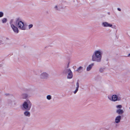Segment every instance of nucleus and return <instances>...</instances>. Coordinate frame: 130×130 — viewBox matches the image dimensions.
<instances>
[{"label": "nucleus", "instance_id": "nucleus-1", "mask_svg": "<svg viewBox=\"0 0 130 130\" xmlns=\"http://www.w3.org/2000/svg\"><path fill=\"white\" fill-rule=\"evenodd\" d=\"M32 103L29 100H27L24 102L22 106V109L26 111L24 112V116L26 117H29L30 116V113L29 111H28L30 110L31 108Z\"/></svg>", "mask_w": 130, "mask_h": 130}, {"label": "nucleus", "instance_id": "nucleus-2", "mask_svg": "<svg viewBox=\"0 0 130 130\" xmlns=\"http://www.w3.org/2000/svg\"><path fill=\"white\" fill-rule=\"evenodd\" d=\"M102 55V52L101 50H95L92 56L91 60L98 62H101Z\"/></svg>", "mask_w": 130, "mask_h": 130}, {"label": "nucleus", "instance_id": "nucleus-3", "mask_svg": "<svg viewBox=\"0 0 130 130\" xmlns=\"http://www.w3.org/2000/svg\"><path fill=\"white\" fill-rule=\"evenodd\" d=\"M15 24L17 25L19 28L22 30H25L26 28L24 26V23L21 21V19L19 18H17L14 20Z\"/></svg>", "mask_w": 130, "mask_h": 130}, {"label": "nucleus", "instance_id": "nucleus-4", "mask_svg": "<svg viewBox=\"0 0 130 130\" xmlns=\"http://www.w3.org/2000/svg\"><path fill=\"white\" fill-rule=\"evenodd\" d=\"M9 23L13 31L15 33H18L19 32V30L17 27L15 25V23L14 19H11L10 20Z\"/></svg>", "mask_w": 130, "mask_h": 130}, {"label": "nucleus", "instance_id": "nucleus-5", "mask_svg": "<svg viewBox=\"0 0 130 130\" xmlns=\"http://www.w3.org/2000/svg\"><path fill=\"white\" fill-rule=\"evenodd\" d=\"M108 98L110 100L114 102L120 101L121 100V98L120 94H118L117 95H113L112 97H108Z\"/></svg>", "mask_w": 130, "mask_h": 130}, {"label": "nucleus", "instance_id": "nucleus-6", "mask_svg": "<svg viewBox=\"0 0 130 130\" xmlns=\"http://www.w3.org/2000/svg\"><path fill=\"white\" fill-rule=\"evenodd\" d=\"M39 77L41 79L46 80L48 78L49 75L48 73L46 72H43L40 75Z\"/></svg>", "mask_w": 130, "mask_h": 130}, {"label": "nucleus", "instance_id": "nucleus-7", "mask_svg": "<svg viewBox=\"0 0 130 130\" xmlns=\"http://www.w3.org/2000/svg\"><path fill=\"white\" fill-rule=\"evenodd\" d=\"M116 107L117 109L116 110V112L118 115H121L124 113L123 110L121 109L122 108V106L121 105H117L116 106Z\"/></svg>", "mask_w": 130, "mask_h": 130}, {"label": "nucleus", "instance_id": "nucleus-8", "mask_svg": "<svg viewBox=\"0 0 130 130\" xmlns=\"http://www.w3.org/2000/svg\"><path fill=\"white\" fill-rule=\"evenodd\" d=\"M102 26L105 27H112V25L111 24L107 22H104L102 23Z\"/></svg>", "mask_w": 130, "mask_h": 130}, {"label": "nucleus", "instance_id": "nucleus-9", "mask_svg": "<svg viewBox=\"0 0 130 130\" xmlns=\"http://www.w3.org/2000/svg\"><path fill=\"white\" fill-rule=\"evenodd\" d=\"M121 119V116L120 115H118L116 117L115 119V122L116 123H118L120 122Z\"/></svg>", "mask_w": 130, "mask_h": 130}, {"label": "nucleus", "instance_id": "nucleus-10", "mask_svg": "<svg viewBox=\"0 0 130 130\" xmlns=\"http://www.w3.org/2000/svg\"><path fill=\"white\" fill-rule=\"evenodd\" d=\"M71 70L69 68H66L64 69L63 71V73L64 74H67L69 72L71 71Z\"/></svg>", "mask_w": 130, "mask_h": 130}, {"label": "nucleus", "instance_id": "nucleus-11", "mask_svg": "<svg viewBox=\"0 0 130 130\" xmlns=\"http://www.w3.org/2000/svg\"><path fill=\"white\" fill-rule=\"evenodd\" d=\"M68 74V75L67 76V78L68 79H71L72 78L73 76V74L72 71H71Z\"/></svg>", "mask_w": 130, "mask_h": 130}, {"label": "nucleus", "instance_id": "nucleus-12", "mask_svg": "<svg viewBox=\"0 0 130 130\" xmlns=\"http://www.w3.org/2000/svg\"><path fill=\"white\" fill-rule=\"evenodd\" d=\"M94 65V63H93L89 64L88 66L87 67L86 70L87 71H90L92 67Z\"/></svg>", "mask_w": 130, "mask_h": 130}, {"label": "nucleus", "instance_id": "nucleus-13", "mask_svg": "<svg viewBox=\"0 0 130 130\" xmlns=\"http://www.w3.org/2000/svg\"><path fill=\"white\" fill-rule=\"evenodd\" d=\"M76 87L75 90L73 92V93L74 94H75L77 93L78 90V88L79 87V84L78 82H77L76 84Z\"/></svg>", "mask_w": 130, "mask_h": 130}, {"label": "nucleus", "instance_id": "nucleus-14", "mask_svg": "<svg viewBox=\"0 0 130 130\" xmlns=\"http://www.w3.org/2000/svg\"><path fill=\"white\" fill-rule=\"evenodd\" d=\"M83 68L81 66H80L76 70V71L78 72L79 73H80L82 72L83 70Z\"/></svg>", "mask_w": 130, "mask_h": 130}, {"label": "nucleus", "instance_id": "nucleus-15", "mask_svg": "<svg viewBox=\"0 0 130 130\" xmlns=\"http://www.w3.org/2000/svg\"><path fill=\"white\" fill-rule=\"evenodd\" d=\"M28 95L26 93H23L21 95V97L23 99H25L28 96Z\"/></svg>", "mask_w": 130, "mask_h": 130}, {"label": "nucleus", "instance_id": "nucleus-16", "mask_svg": "<svg viewBox=\"0 0 130 130\" xmlns=\"http://www.w3.org/2000/svg\"><path fill=\"white\" fill-rule=\"evenodd\" d=\"M54 10L56 11H59L60 9L59 8V6L57 5H56L54 7Z\"/></svg>", "mask_w": 130, "mask_h": 130}, {"label": "nucleus", "instance_id": "nucleus-17", "mask_svg": "<svg viewBox=\"0 0 130 130\" xmlns=\"http://www.w3.org/2000/svg\"><path fill=\"white\" fill-rule=\"evenodd\" d=\"M7 21V19L6 18H4L2 20V22L3 23H5Z\"/></svg>", "mask_w": 130, "mask_h": 130}, {"label": "nucleus", "instance_id": "nucleus-18", "mask_svg": "<svg viewBox=\"0 0 130 130\" xmlns=\"http://www.w3.org/2000/svg\"><path fill=\"white\" fill-rule=\"evenodd\" d=\"M47 99L48 100H50L52 98V96L50 95H48L46 96Z\"/></svg>", "mask_w": 130, "mask_h": 130}, {"label": "nucleus", "instance_id": "nucleus-19", "mask_svg": "<svg viewBox=\"0 0 130 130\" xmlns=\"http://www.w3.org/2000/svg\"><path fill=\"white\" fill-rule=\"evenodd\" d=\"M104 68H100L99 69V71L101 72H103L104 70Z\"/></svg>", "mask_w": 130, "mask_h": 130}, {"label": "nucleus", "instance_id": "nucleus-20", "mask_svg": "<svg viewBox=\"0 0 130 130\" xmlns=\"http://www.w3.org/2000/svg\"><path fill=\"white\" fill-rule=\"evenodd\" d=\"M4 13L2 12H0V18L2 17L3 16Z\"/></svg>", "mask_w": 130, "mask_h": 130}, {"label": "nucleus", "instance_id": "nucleus-21", "mask_svg": "<svg viewBox=\"0 0 130 130\" xmlns=\"http://www.w3.org/2000/svg\"><path fill=\"white\" fill-rule=\"evenodd\" d=\"M33 26L32 24H30L28 25V28L29 29H30Z\"/></svg>", "mask_w": 130, "mask_h": 130}, {"label": "nucleus", "instance_id": "nucleus-22", "mask_svg": "<svg viewBox=\"0 0 130 130\" xmlns=\"http://www.w3.org/2000/svg\"><path fill=\"white\" fill-rule=\"evenodd\" d=\"M8 102L9 104H12V102L10 100H9L8 101Z\"/></svg>", "mask_w": 130, "mask_h": 130}, {"label": "nucleus", "instance_id": "nucleus-23", "mask_svg": "<svg viewBox=\"0 0 130 130\" xmlns=\"http://www.w3.org/2000/svg\"><path fill=\"white\" fill-rule=\"evenodd\" d=\"M3 43V41L2 40H0V44Z\"/></svg>", "mask_w": 130, "mask_h": 130}, {"label": "nucleus", "instance_id": "nucleus-24", "mask_svg": "<svg viewBox=\"0 0 130 130\" xmlns=\"http://www.w3.org/2000/svg\"><path fill=\"white\" fill-rule=\"evenodd\" d=\"M117 9L118 10H119V11H121V9L119 8H117Z\"/></svg>", "mask_w": 130, "mask_h": 130}, {"label": "nucleus", "instance_id": "nucleus-25", "mask_svg": "<svg viewBox=\"0 0 130 130\" xmlns=\"http://www.w3.org/2000/svg\"><path fill=\"white\" fill-rule=\"evenodd\" d=\"M5 95H9V94H5Z\"/></svg>", "mask_w": 130, "mask_h": 130}, {"label": "nucleus", "instance_id": "nucleus-26", "mask_svg": "<svg viewBox=\"0 0 130 130\" xmlns=\"http://www.w3.org/2000/svg\"><path fill=\"white\" fill-rule=\"evenodd\" d=\"M128 57H129V56H130V53L128 55Z\"/></svg>", "mask_w": 130, "mask_h": 130}, {"label": "nucleus", "instance_id": "nucleus-27", "mask_svg": "<svg viewBox=\"0 0 130 130\" xmlns=\"http://www.w3.org/2000/svg\"><path fill=\"white\" fill-rule=\"evenodd\" d=\"M129 109H130V107L129 108Z\"/></svg>", "mask_w": 130, "mask_h": 130}, {"label": "nucleus", "instance_id": "nucleus-28", "mask_svg": "<svg viewBox=\"0 0 130 130\" xmlns=\"http://www.w3.org/2000/svg\"><path fill=\"white\" fill-rule=\"evenodd\" d=\"M7 39H8V38H7Z\"/></svg>", "mask_w": 130, "mask_h": 130}]
</instances>
